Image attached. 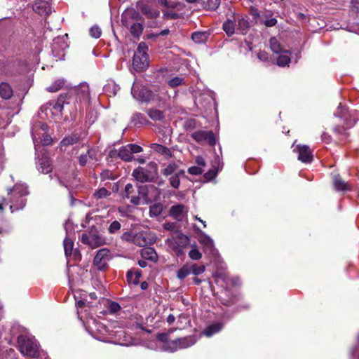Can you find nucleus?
<instances>
[{
    "label": "nucleus",
    "instance_id": "33",
    "mask_svg": "<svg viewBox=\"0 0 359 359\" xmlns=\"http://www.w3.org/2000/svg\"><path fill=\"white\" fill-rule=\"evenodd\" d=\"M191 39L196 43H205L208 35L205 32H195L191 34Z\"/></svg>",
    "mask_w": 359,
    "mask_h": 359
},
{
    "label": "nucleus",
    "instance_id": "47",
    "mask_svg": "<svg viewBox=\"0 0 359 359\" xmlns=\"http://www.w3.org/2000/svg\"><path fill=\"white\" fill-rule=\"evenodd\" d=\"M270 48L271 50L275 53H280L282 52V48L280 44L278 42L277 39L275 38H271L270 39Z\"/></svg>",
    "mask_w": 359,
    "mask_h": 359
},
{
    "label": "nucleus",
    "instance_id": "22",
    "mask_svg": "<svg viewBox=\"0 0 359 359\" xmlns=\"http://www.w3.org/2000/svg\"><path fill=\"white\" fill-rule=\"evenodd\" d=\"M128 29L131 35L134 38L139 39V37L142 35L144 29L143 21H138L133 23L129 26Z\"/></svg>",
    "mask_w": 359,
    "mask_h": 359
},
{
    "label": "nucleus",
    "instance_id": "60",
    "mask_svg": "<svg viewBox=\"0 0 359 359\" xmlns=\"http://www.w3.org/2000/svg\"><path fill=\"white\" fill-rule=\"evenodd\" d=\"M109 311L111 313H116L121 310V306L116 302H111L109 304Z\"/></svg>",
    "mask_w": 359,
    "mask_h": 359
},
{
    "label": "nucleus",
    "instance_id": "63",
    "mask_svg": "<svg viewBox=\"0 0 359 359\" xmlns=\"http://www.w3.org/2000/svg\"><path fill=\"white\" fill-rule=\"evenodd\" d=\"M41 142L45 146L50 145L53 142V139L50 135L43 134L41 138Z\"/></svg>",
    "mask_w": 359,
    "mask_h": 359
},
{
    "label": "nucleus",
    "instance_id": "8",
    "mask_svg": "<svg viewBox=\"0 0 359 359\" xmlns=\"http://www.w3.org/2000/svg\"><path fill=\"white\" fill-rule=\"evenodd\" d=\"M69 93H72L74 112H76V103L88 102L90 100L89 86L86 83H82Z\"/></svg>",
    "mask_w": 359,
    "mask_h": 359
},
{
    "label": "nucleus",
    "instance_id": "19",
    "mask_svg": "<svg viewBox=\"0 0 359 359\" xmlns=\"http://www.w3.org/2000/svg\"><path fill=\"white\" fill-rule=\"evenodd\" d=\"M332 184L334 189L337 191H346L351 189V187L339 174L333 175Z\"/></svg>",
    "mask_w": 359,
    "mask_h": 359
},
{
    "label": "nucleus",
    "instance_id": "62",
    "mask_svg": "<svg viewBox=\"0 0 359 359\" xmlns=\"http://www.w3.org/2000/svg\"><path fill=\"white\" fill-rule=\"evenodd\" d=\"M80 240L83 244H86L92 248L91 233H82Z\"/></svg>",
    "mask_w": 359,
    "mask_h": 359
},
{
    "label": "nucleus",
    "instance_id": "57",
    "mask_svg": "<svg viewBox=\"0 0 359 359\" xmlns=\"http://www.w3.org/2000/svg\"><path fill=\"white\" fill-rule=\"evenodd\" d=\"M189 256L193 260H199L202 257V254L197 248H194L190 250Z\"/></svg>",
    "mask_w": 359,
    "mask_h": 359
},
{
    "label": "nucleus",
    "instance_id": "13",
    "mask_svg": "<svg viewBox=\"0 0 359 359\" xmlns=\"http://www.w3.org/2000/svg\"><path fill=\"white\" fill-rule=\"evenodd\" d=\"M73 96L72 93H61L55 102H50V106L57 112L62 113L65 105L73 103Z\"/></svg>",
    "mask_w": 359,
    "mask_h": 359
},
{
    "label": "nucleus",
    "instance_id": "26",
    "mask_svg": "<svg viewBox=\"0 0 359 359\" xmlns=\"http://www.w3.org/2000/svg\"><path fill=\"white\" fill-rule=\"evenodd\" d=\"M198 241L207 250H212V248H214L213 241L210 238V236H208L201 231H200V234Z\"/></svg>",
    "mask_w": 359,
    "mask_h": 359
},
{
    "label": "nucleus",
    "instance_id": "23",
    "mask_svg": "<svg viewBox=\"0 0 359 359\" xmlns=\"http://www.w3.org/2000/svg\"><path fill=\"white\" fill-rule=\"evenodd\" d=\"M234 21H237V29L241 32V34H245L250 27L248 20L238 16L237 18H234Z\"/></svg>",
    "mask_w": 359,
    "mask_h": 359
},
{
    "label": "nucleus",
    "instance_id": "9",
    "mask_svg": "<svg viewBox=\"0 0 359 359\" xmlns=\"http://www.w3.org/2000/svg\"><path fill=\"white\" fill-rule=\"evenodd\" d=\"M111 259V254L107 248L100 249L93 259V265L101 271H104L109 268L108 262Z\"/></svg>",
    "mask_w": 359,
    "mask_h": 359
},
{
    "label": "nucleus",
    "instance_id": "42",
    "mask_svg": "<svg viewBox=\"0 0 359 359\" xmlns=\"http://www.w3.org/2000/svg\"><path fill=\"white\" fill-rule=\"evenodd\" d=\"M110 195H111V192L109 190H107L104 187H102V188L99 189L98 190H97L94 193L93 197L96 200H98V199H101L103 198H107V197L109 196Z\"/></svg>",
    "mask_w": 359,
    "mask_h": 359
},
{
    "label": "nucleus",
    "instance_id": "16",
    "mask_svg": "<svg viewBox=\"0 0 359 359\" xmlns=\"http://www.w3.org/2000/svg\"><path fill=\"white\" fill-rule=\"evenodd\" d=\"M239 295L234 294L229 290H226L223 295L219 297L220 303L226 306H232L239 302Z\"/></svg>",
    "mask_w": 359,
    "mask_h": 359
},
{
    "label": "nucleus",
    "instance_id": "11",
    "mask_svg": "<svg viewBox=\"0 0 359 359\" xmlns=\"http://www.w3.org/2000/svg\"><path fill=\"white\" fill-rule=\"evenodd\" d=\"M138 21H143V18L140 12L134 8L126 9L121 15L122 24L126 28H129L130 25Z\"/></svg>",
    "mask_w": 359,
    "mask_h": 359
},
{
    "label": "nucleus",
    "instance_id": "36",
    "mask_svg": "<svg viewBox=\"0 0 359 359\" xmlns=\"http://www.w3.org/2000/svg\"><path fill=\"white\" fill-rule=\"evenodd\" d=\"M148 115L154 121H162L164 118L163 111L156 109H149Z\"/></svg>",
    "mask_w": 359,
    "mask_h": 359
},
{
    "label": "nucleus",
    "instance_id": "29",
    "mask_svg": "<svg viewBox=\"0 0 359 359\" xmlns=\"http://www.w3.org/2000/svg\"><path fill=\"white\" fill-rule=\"evenodd\" d=\"M81 140L80 135L78 134H71L65 137L61 141V145L68 147L79 142Z\"/></svg>",
    "mask_w": 359,
    "mask_h": 359
},
{
    "label": "nucleus",
    "instance_id": "54",
    "mask_svg": "<svg viewBox=\"0 0 359 359\" xmlns=\"http://www.w3.org/2000/svg\"><path fill=\"white\" fill-rule=\"evenodd\" d=\"M170 186L174 189H178L180 185V178L175 174L169 178Z\"/></svg>",
    "mask_w": 359,
    "mask_h": 359
},
{
    "label": "nucleus",
    "instance_id": "28",
    "mask_svg": "<svg viewBox=\"0 0 359 359\" xmlns=\"http://www.w3.org/2000/svg\"><path fill=\"white\" fill-rule=\"evenodd\" d=\"M150 147L153 151L158 154H161L167 158H170L172 156V153L170 149L162 144L154 143L151 144Z\"/></svg>",
    "mask_w": 359,
    "mask_h": 359
},
{
    "label": "nucleus",
    "instance_id": "48",
    "mask_svg": "<svg viewBox=\"0 0 359 359\" xmlns=\"http://www.w3.org/2000/svg\"><path fill=\"white\" fill-rule=\"evenodd\" d=\"M65 84L63 80H56L52 85L48 88L49 92H57L60 90Z\"/></svg>",
    "mask_w": 359,
    "mask_h": 359
},
{
    "label": "nucleus",
    "instance_id": "20",
    "mask_svg": "<svg viewBox=\"0 0 359 359\" xmlns=\"http://www.w3.org/2000/svg\"><path fill=\"white\" fill-rule=\"evenodd\" d=\"M149 233L145 231H140L135 234L133 243L142 247L148 245L150 242L149 241Z\"/></svg>",
    "mask_w": 359,
    "mask_h": 359
},
{
    "label": "nucleus",
    "instance_id": "30",
    "mask_svg": "<svg viewBox=\"0 0 359 359\" xmlns=\"http://www.w3.org/2000/svg\"><path fill=\"white\" fill-rule=\"evenodd\" d=\"M0 96L5 100H8L13 96V89L8 83L0 84Z\"/></svg>",
    "mask_w": 359,
    "mask_h": 359
},
{
    "label": "nucleus",
    "instance_id": "27",
    "mask_svg": "<svg viewBox=\"0 0 359 359\" xmlns=\"http://www.w3.org/2000/svg\"><path fill=\"white\" fill-rule=\"evenodd\" d=\"M223 327V324L221 323H215L208 325L203 331L206 337H211L213 334L219 332Z\"/></svg>",
    "mask_w": 359,
    "mask_h": 359
},
{
    "label": "nucleus",
    "instance_id": "32",
    "mask_svg": "<svg viewBox=\"0 0 359 359\" xmlns=\"http://www.w3.org/2000/svg\"><path fill=\"white\" fill-rule=\"evenodd\" d=\"M235 22L231 20H227L223 23L222 29L229 36H231L235 33Z\"/></svg>",
    "mask_w": 359,
    "mask_h": 359
},
{
    "label": "nucleus",
    "instance_id": "41",
    "mask_svg": "<svg viewBox=\"0 0 359 359\" xmlns=\"http://www.w3.org/2000/svg\"><path fill=\"white\" fill-rule=\"evenodd\" d=\"M147 121L146 117L141 113H136L133 116V122L135 126L140 127Z\"/></svg>",
    "mask_w": 359,
    "mask_h": 359
},
{
    "label": "nucleus",
    "instance_id": "15",
    "mask_svg": "<svg viewBox=\"0 0 359 359\" xmlns=\"http://www.w3.org/2000/svg\"><path fill=\"white\" fill-rule=\"evenodd\" d=\"M298 154V160L304 163H310L313 161L312 151L307 145L298 144L293 150Z\"/></svg>",
    "mask_w": 359,
    "mask_h": 359
},
{
    "label": "nucleus",
    "instance_id": "37",
    "mask_svg": "<svg viewBox=\"0 0 359 359\" xmlns=\"http://www.w3.org/2000/svg\"><path fill=\"white\" fill-rule=\"evenodd\" d=\"M163 212V205L160 203H155L149 207L150 217H158Z\"/></svg>",
    "mask_w": 359,
    "mask_h": 359
},
{
    "label": "nucleus",
    "instance_id": "12",
    "mask_svg": "<svg viewBox=\"0 0 359 359\" xmlns=\"http://www.w3.org/2000/svg\"><path fill=\"white\" fill-rule=\"evenodd\" d=\"M36 160V168L40 172L48 174L52 171L51 160L46 153L38 154Z\"/></svg>",
    "mask_w": 359,
    "mask_h": 359
},
{
    "label": "nucleus",
    "instance_id": "34",
    "mask_svg": "<svg viewBox=\"0 0 359 359\" xmlns=\"http://www.w3.org/2000/svg\"><path fill=\"white\" fill-rule=\"evenodd\" d=\"M175 243L177 244L178 247L184 248L189 243V238L184 234L177 232V235L175 238Z\"/></svg>",
    "mask_w": 359,
    "mask_h": 359
},
{
    "label": "nucleus",
    "instance_id": "43",
    "mask_svg": "<svg viewBox=\"0 0 359 359\" xmlns=\"http://www.w3.org/2000/svg\"><path fill=\"white\" fill-rule=\"evenodd\" d=\"M178 169V165L175 163H169L167 167L162 170V174L164 176H169L172 174L175 175V172Z\"/></svg>",
    "mask_w": 359,
    "mask_h": 359
},
{
    "label": "nucleus",
    "instance_id": "6",
    "mask_svg": "<svg viewBox=\"0 0 359 359\" xmlns=\"http://www.w3.org/2000/svg\"><path fill=\"white\" fill-rule=\"evenodd\" d=\"M137 194L145 204L151 203L159 199L160 189L153 184L140 185L137 187Z\"/></svg>",
    "mask_w": 359,
    "mask_h": 359
},
{
    "label": "nucleus",
    "instance_id": "59",
    "mask_svg": "<svg viewBox=\"0 0 359 359\" xmlns=\"http://www.w3.org/2000/svg\"><path fill=\"white\" fill-rule=\"evenodd\" d=\"M127 147L130 149L131 154L133 156V154L140 153L143 151V149L140 145L135 144H127Z\"/></svg>",
    "mask_w": 359,
    "mask_h": 359
},
{
    "label": "nucleus",
    "instance_id": "31",
    "mask_svg": "<svg viewBox=\"0 0 359 359\" xmlns=\"http://www.w3.org/2000/svg\"><path fill=\"white\" fill-rule=\"evenodd\" d=\"M118 158L125 162H130L133 159V156L127 145L122 146L118 149Z\"/></svg>",
    "mask_w": 359,
    "mask_h": 359
},
{
    "label": "nucleus",
    "instance_id": "50",
    "mask_svg": "<svg viewBox=\"0 0 359 359\" xmlns=\"http://www.w3.org/2000/svg\"><path fill=\"white\" fill-rule=\"evenodd\" d=\"M290 62V57L286 55H280L278 57L276 64L280 67L288 65Z\"/></svg>",
    "mask_w": 359,
    "mask_h": 359
},
{
    "label": "nucleus",
    "instance_id": "64",
    "mask_svg": "<svg viewBox=\"0 0 359 359\" xmlns=\"http://www.w3.org/2000/svg\"><path fill=\"white\" fill-rule=\"evenodd\" d=\"M134 238H135V234H133L131 231H126L121 236L122 240H124L126 241H131L133 243L134 241Z\"/></svg>",
    "mask_w": 359,
    "mask_h": 359
},
{
    "label": "nucleus",
    "instance_id": "44",
    "mask_svg": "<svg viewBox=\"0 0 359 359\" xmlns=\"http://www.w3.org/2000/svg\"><path fill=\"white\" fill-rule=\"evenodd\" d=\"M92 149H88L86 154H81L79 157V163L81 166H84L86 165L88 162V158H93V154Z\"/></svg>",
    "mask_w": 359,
    "mask_h": 359
},
{
    "label": "nucleus",
    "instance_id": "52",
    "mask_svg": "<svg viewBox=\"0 0 359 359\" xmlns=\"http://www.w3.org/2000/svg\"><path fill=\"white\" fill-rule=\"evenodd\" d=\"M140 94L142 95V100L144 102H149L153 97V93L147 88L142 89L140 92Z\"/></svg>",
    "mask_w": 359,
    "mask_h": 359
},
{
    "label": "nucleus",
    "instance_id": "45",
    "mask_svg": "<svg viewBox=\"0 0 359 359\" xmlns=\"http://www.w3.org/2000/svg\"><path fill=\"white\" fill-rule=\"evenodd\" d=\"M92 248H97L104 243V239L97 234L91 233Z\"/></svg>",
    "mask_w": 359,
    "mask_h": 359
},
{
    "label": "nucleus",
    "instance_id": "2",
    "mask_svg": "<svg viewBox=\"0 0 359 359\" xmlns=\"http://www.w3.org/2000/svg\"><path fill=\"white\" fill-rule=\"evenodd\" d=\"M29 194V191L27 187L22 185L16 184L13 189H10L8 192L7 201L10 203L9 208L11 212H14L22 210L26 204V196Z\"/></svg>",
    "mask_w": 359,
    "mask_h": 359
},
{
    "label": "nucleus",
    "instance_id": "24",
    "mask_svg": "<svg viewBox=\"0 0 359 359\" xmlns=\"http://www.w3.org/2000/svg\"><path fill=\"white\" fill-rule=\"evenodd\" d=\"M142 276V271L137 269L133 271V269L129 270L126 273L127 280L129 283H133L137 285L140 282V278Z\"/></svg>",
    "mask_w": 359,
    "mask_h": 359
},
{
    "label": "nucleus",
    "instance_id": "21",
    "mask_svg": "<svg viewBox=\"0 0 359 359\" xmlns=\"http://www.w3.org/2000/svg\"><path fill=\"white\" fill-rule=\"evenodd\" d=\"M184 210L185 206L182 204L172 205L169 210V215L175 219L181 220L183 217Z\"/></svg>",
    "mask_w": 359,
    "mask_h": 359
},
{
    "label": "nucleus",
    "instance_id": "53",
    "mask_svg": "<svg viewBox=\"0 0 359 359\" xmlns=\"http://www.w3.org/2000/svg\"><path fill=\"white\" fill-rule=\"evenodd\" d=\"M217 172V169L215 168V165H213L212 168L210 169L208 172H206L204 174L203 177L206 180V181H210L216 177Z\"/></svg>",
    "mask_w": 359,
    "mask_h": 359
},
{
    "label": "nucleus",
    "instance_id": "3",
    "mask_svg": "<svg viewBox=\"0 0 359 359\" xmlns=\"http://www.w3.org/2000/svg\"><path fill=\"white\" fill-rule=\"evenodd\" d=\"M158 175V165L154 161L149 162L145 168L138 166L132 172V176L140 183L156 182Z\"/></svg>",
    "mask_w": 359,
    "mask_h": 359
},
{
    "label": "nucleus",
    "instance_id": "46",
    "mask_svg": "<svg viewBox=\"0 0 359 359\" xmlns=\"http://www.w3.org/2000/svg\"><path fill=\"white\" fill-rule=\"evenodd\" d=\"M163 18L166 20H176L182 18V15L172 11H163Z\"/></svg>",
    "mask_w": 359,
    "mask_h": 359
},
{
    "label": "nucleus",
    "instance_id": "49",
    "mask_svg": "<svg viewBox=\"0 0 359 359\" xmlns=\"http://www.w3.org/2000/svg\"><path fill=\"white\" fill-rule=\"evenodd\" d=\"M184 83V79L179 76H175L168 81V85L172 88H176Z\"/></svg>",
    "mask_w": 359,
    "mask_h": 359
},
{
    "label": "nucleus",
    "instance_id": "51",
    "mask_svg": "<svg viewBox=\"0 0 359 359\" xmlns=\"http://www.w3.org/2000/svg\"><path fill=\"white\" fill-rule=\"evenodd\" d=\"M190 268L191 271L195 276H198L203 273L205 270V267L204 265H198L197 264H192V266H190Z\"/></svg>",
    "mask_w": 359,
    "mask_h": 359
},
{
    "label": "nucleus",
    "instance_id": "5",
    "mask_svg": "<svg viewBox=\"0 0 359 359\" xmlns=\"http://www.w3.org/2000/svg\"><path fill=\"white\" fill-rule=\"evenodd\" d=\"M19 351L24 355L37 358L39 355L38 348L34 341L25 335H19L17 339Z\"/></svg>",
    "mask_w": 359,
    "mask_h": 359
},
{
    "label": "nucleus",
    "instance_id": "17",
    "mask_svg": "<svg viewBox=\"0 0 359 359\" xmlns=\"http://www.w3.org/2000/svg\"><path fill=\"white\" fill-rule=\"evenodd\" d=\"M33 11L40 15H49L51 13L50 4L45 0H36L32 5Z\"/></svg>",
    "mask_w": 359,
    "mask_h": 359
},
{
    "label": "nucleus",
    "instance_id": "18",
    "mask_svg": "<svg viewBox=\"0 0 359 359\" xmlns=\"http://www.w3.org/2000/svg\"><path fill=\"white\" fill-rule=\"evenodd\" d=\"M138 8L140 11L146 15L147 18L155 19L160 15V11L148 4L141 2L138 4Z\"/></svg>",
    "mask_w": 359,
    "mask_h": 359
},
{
    "label": "nucleus",
    "instance_id": "61",
    "mask_svg": "<svg viewBox=\"0 0 359 359\" xmlns=\"http://www.w3.org/2000/svg\"><path fill=\"white\" fill-rule=\"evenodd\" d=\"M203 169L199 166H191L188 168V172L193 175H199L203 173Z\"/></svg>",
    "mask_w": 359,
    "mask_h": 359
},
{
    "label": "nucleus",
    "instance_id": "35",
    "mask_svg": "<svg viewBox=\"0 0 359 359\" xmlns=\"http://www.w3.org/2000/svg\"><path fill=\"white\" fill-rule=\"evenodd\" d=\"M26 32L27 34L25 38L23 39V43H25L27 46L32 47V42L36 41L35 34L34 30L31 28H28Z\"/></svg>",
    "mask_w": 359,
    "mask_h": 359
},
{
    "label": "nucleus",
    "instance_id": "38",
    "mask_svg": "<svg viewBox=\"0 0 359 359\" xmlns=\"http://www.w3.org/2000/svg\"><path fill=\"white\" fill-rule=\"evenodd\" d=\"M65 253L67 257L72 255L74 248V242L69 238H65L63 241Z\"/></svg>",
    "mask_w": 359,
    "mask_h": 359
},
{
    "label": "nucleus",
    "instance_id": "40",
    "mask_svg": "<svg viewBox=\"0 0 359 359\" xmlns=\"http://www.w3.org/2000/svg\"><path fill=\"white\" fill-rule=\"evenodd\" d=\"M121 224L119 221L114 220L111 222L107 228L108 233L110 234H116L120 231Z\"/></svg>",
    "mask_w": 359,
    "mask_h": 359
},
{
    "label": "nucleus",
    "instance_id": "1",
    "mask_svg": "<svg viewBox=\"0 0 359 359\" xmlns=\"http://www.w3.org/2000/svg\"><path fill=\"white\" fill-rule=\"evenodd\" d=\"M336 114L343 119L344 124H337L333 128L332 132L335 137L334 141L338 144H344L350 141V133L348 132V130L355 125L357 119L353 117L348 109L341 104L338 107Z\"/></svg>",
    "mask_w": 359,
    "mask_h": 359
},
{
    "label": "nucleus",
    "instance_id": "7",
    "mask_svg": "<svg viewBox=\"0 0 359 359\" xmlns=\"http://www.w3.org/2000/svg\"><path fill=\"white\" fill-rule=\"evenodd\" d=\"M197 341L195 335H189L184 337L170 340L165 344V350L170 352H175L180 349H184L194 345Z\"/></svg>",
    "mask_w": 359,
    "mask_h": 359
},
{
    "label": "nucleus",
    "instance_id": "55",
    "mask_svg": "<svg viewBox=\"0 0 359 359\" xmlns=\"http://www.w3.org/2000/svg\"><path fill=\"white\" fill-rule=\"evenodd\" d=\"M90 35L93 37V38H95V39H98L101 36V34H102V31H101V29L97 26V25H94L90 29Z\"/></svg>",
    "mask_w": 359,
    "mask_h": 359
},
{
    "label": "nucleus",
    "instance_id": "56",
    "mask_svg": "<svg viewBox=\"0 0 359 359\" xmlns=\"http://www.w3.org/2000/svg\"><path fill=\"white\" fill-rule=\"evenodd\" d=\"M350 353L352 357L355 359H359V334L358 335V341L351 348Z\"/></svg>",
    "mask_w": 359,
    "mask_h": 359
},
{
    "label": "nucleus",
    "instance_id": "4",
    "mask_svg": "<svg viewBox=\"0 0 359 359\" xmlns=\"http://www.w3.org/2000/svg\"><path fill=\"white\" fill-rule=\"evenodd\" d=\"M148 50L149 47L145 42L141 41L138 44L133 58V66L135 71L141 72L149 67Z\"/></svg>",
    "mask_w": 359,
    "mask_h": 359
},
{
    "label": "nucleus",
    "instance_id": "25",
    "mask_svg": "<svg viewBox=\"0 0 359 359\" xmlns=\"http://www.w3.org/2000/svg\"><path fill=\"white\" fill-rule=\"evenodd\" d=\"M141 256L147 260L156 262L158 260V255L156 252L153 248H145L141 250Z\"/></svg>",
    "mask_w": 359,
    "mask_h": 359
},
{
    "label": "nucleus",
    "instance_id": "39",
    "mask_svg": "<svg viewBox=\"0 0 359 359\" xmlns=\"http://www.w3.org/2000/svg\"><path fill=\"white\" fill-rule=\"evenodd\" d=\"M191 272L190 266L188 264H185L177 271V277L180 280H183L189 276Z\"/></svg>",
    "mask_w": 359,
    "mask_h": 359
},
{
    "label": "nucleus",
    "instance_id": "10",
    "mask_svg": "<svg viewBox=\"0 0 359 359\" xmlns=\"http://www.w3.org/2000/svg\"><path fill=\"white\" fill-rule=\"evenodd\" d=\"M191 137L198 143L203 144V142L208 143L210 146L216 144V138L214 133L212 130H198L193 133Z\"/></svg>",
    "mask_w": 359,
    "mask_h": 359
},
{
    "label": "nucleus",
    "instance_id": "14",
    "mask_svg": "<svg viewBox=\"0 0 359 359\" xmlns=\"http://www.w3.org/2000/svg\"><path fill=\"white\" fill-rule=\"evenodd\" d=\"M121 196L125 199H130V202L134 205H139L141 203L140 196L136 195L134 186L128 183L125 186L124 190L121 192Z\"/></svg>",
    "mask_w": 359,
    "mask_h": 359
},
{
    "label": "nucleus",
    "instance_id": "58",
    "mask_svg": "<svg viewBox=\"0 0 359 359\" xmlns=\"http://www.w3.org/2000/svg\"><path fill=\"white\" fill-rule=\"evenodd\" d=\"M100 177H101V180H114L115 179V176L112 173L111 171H110L109 170L107 169V170H104L101 173H100Z\"/></svg>",
    "mask_w": 359,
    "mask_h": 359
}]
</instances>
